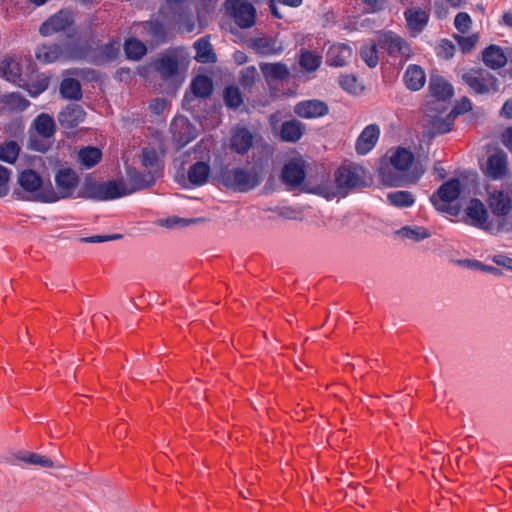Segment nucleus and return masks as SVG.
Masks as SVG:
<instances>
[{"mask_svg":"<svg viewBox=\"0 0 512 512\" xmlns=\"http://www.w3.org/2000/svg\"><path fill=\"white\" fill-rule=\"evenodd\" d=\"M424 172L422 165L415 163L413 152L404 147L389 149L378 167L381 181L388 186L415 183Z\"/></svg>","mask_w":512,"mask_h":512,"instance_id":"nucleus-1","label":"nucleus"},{"mask_svg":"<svg viewBox=\"0 0 512 512\" xmlns=\"http://www.w3.org/2000/svg\"><path fill=\"white\" fill-rule=\"evenodd\" d=\"M168 107L169 102L164 98H156L152 100L149 105L150 110L156 115L163 114Z\"/></svg>","mask_w":512,"mask_h":512,"instance_id":"nucleus-56","label":"nucleus"},{"mask_svg":"<svg viewBox=\"0 0 512 512\" xmlns=\"http://www.w3.org/2000/svg\"><path fill=\"white\" fill-rule=\"evenodd\" d=\"M466 222L488 233L503 232L506 223H495L489 218V213L484 203L479 199H471L465 209Z\"/></svg>","mask_w":512,"mask_h":512,"instance_id":"nucleus-5","label":"nucleus"},{"mask_svg":"<svg viewBox=\"0 0 512 512\" xmlns=\"http://www.w3.org/2000/svg\"><path fill=\"white\" fill-rule=\"evenodd\" d=\"M86 113L80 105L69 104L58 115V121L64 128L77 127L85 119Z\"/></svg>","mask_w":512,"mask_h":512,"instance_id":"nucleus-18","label":"nucleus"},{"mask_svg":"<svg viewBox=\"0 0 512 512\" xmlns=\"http://www.w3.org/2000/svg\"><path fill=\"white\" fill-rule=\"evenodd\" d=\"M243 103L242 95L237 87H226V106L239 107Z\"/></svg>","mask_w":512,"mask_h":512,"instance_id":"nucleus-50","label":"nucleus"},{"mask_svg":"<svg viewBox=\"0 0 512 512\" xmlns=\"http://www.w3.org/2000/svg\"><path fill=\"white\" fill-rule=\"evenodd\" d=\"M407 25L410 30L420 32L428 22V15L424 10L412 8L405 12Z\"/></svg>","mask_w":512,"mask_h":512,"instance_id":"nucleus-32","label":"nucleus"},{"mask_svg":"<svg viewBox=\"0 0 512 512\" xmlns=\"http://www.w3.org/2000/svg\"><path fill=\"white\" fill-rule=\"evenodd\" d=\"M20 145L16 141H7L0 145V160L13 164L20 153Z\"/></svg>","mask_w":512,"mask_h":512,"instance_id":"nucleus-42","label":"nucleus"},{"mask_svg":"<svg viewBox=\"0 0 512 512\" xmlns=\"http://www.w3.org/2000/svg\"><path fill=\"white\" fill-rule=\"evenodd\" d=\"M483 61L488 67L497 69L506 64L507 57L500 47L491 45L484 50Z\"/></svg>","mask_w":512,"mask_h":512,"instance_id":"nucleus-31","label":"nucleus"},{"mask_svg":"<svg viewBox=\"0 0 512 512\" xmlns=\"http://www.w3.org/2000/svg\"><path fill=\"white\" fill-rule=\"evenodd\" d=\"M396 234L414 242H419L430 237V232L420 226H405L399 229Z\"/></svg>","mask_w":512,"mask_h":512,"instance_id":"nucleus-39","label":"nucleus"},{"mask_svg":"<svg viewBox=\"0 0 512 512\" xmlns=\"http://www.w3.org/2000/svg\"><path fill=\"white\" fill-rule=\"evenodd\" d=\"M78 158L86 168H91L101 159V152L95 147H86L79 151Z\"/></svg>","mask_w":512,"mask_h":512,"instance_id":"nucleus-43","label":"nucleus"},{"mask_svg":"<svg viewBox=\"0 0 512 512\" xmlns=\"http://www.w3.org/2000/svg\"><path fill=\"white\" fill-rule=\"evenodd\" d=\"M10 97H11L12 101H14L16 103V107L21 110L25 109L29 104V102L26 99L22 98L18 94L13 93L10 95Z\"/></svg>","mask_w":512,"mask_h":512,"instance_id":"nucleus-62","label":"nucleus"},{"mask_svg":"<svg viewBox=\"0 0 512 512\" xmlns=\"http://www.w3.org/2000/svg\"><path fill=\"white\" fill-rule=\"evenodd\" d=\"M142 165L148 170V175H153L159 171V161L156 151L151 149H143L142 151Z\"/></svg>","mask_w":512,"mask_h":512,"instance_id":"nucleus-44","label":"nucleus"},{"mask_svg":"<svg viewBox=\"0 0 512 512\" xmlns=\"http://www.w3.org/2000/svg\"><path fill=\"white\" fill-rule=\"evenodd\" d=\"M253 144V135L245 127H238L232 132L230 146L238 153L247 152Z\"/></svg>","mask_w":512,"mask_h":512,"instance_id":"nucleus-23","label":"nucleus"},{"mask_svg":"<svg viewBox=\"0 0 512 512\" xmlns=\"http://www.w3.org/2000/svg\"><path fill=\"white\" fill-rule=\"evenodd\" d=\"M32 126L36 130L37 134L42 138H52L56 132V124L52 116L47 113H41L38 115Z\"/></svg>","mask_w":512,"mask_h":512,"instance_id":"nucleus-26","label":"nucleus"},{"mask_svg":"<svg viewBox=\"0 0 512 512\" xmlns=\"http://www.w3.org/2000/svg\"><path fill=\"white\" fill-rule=\"evenodd\" d=\"M232 15L241 28H250L255 24L256 9L252 3L241 0H230Z\"/></svg>","mask_w":512,"mask_h":512,"instance_id":"nucleus-13","label":"nucleus"},{"mask_svg":"<svg viewBox=\"0 0 512 512\" xmlns=\"http://www.w3.org/2000/svg\"><path fill=\"white\" fill-rule=\"evenodd\" d=\"M378 42L391 56L398 57L401 61L409 60L413 54L409 44L391 31L381 33Z\"/></svg>","mask_w":512,"mask_h":512,"instance_id":"nucleus-10","label":"nucleus"},{"mask_svg":"<svg viewBox=\"0 0 512 512\" xmlns=\"http://www.w3.org/2000/svg\"><path fill=\"white\" fill-rule=\"evenodd\" d=\"M36 58L43 63H51L62 56V50L57 44H43L36 50Z\"/></svg>","mask_w":512,"mask_h":512,"instance_id":"nucleus-36","label":"nucleus"},{"mask_svg":"<svg viewBox=\"0 0 512 512\" xmlns=\"http://www.w3.org/2000/svg\"><path fill=\"white\" fill-rule=\"evenodd\" d=\"M122 236L120 234H113V235H96V236H90V237H83L81 238L82 242L86 243H101L105 241H112L116 239H120Z\"/></svg>","mask_w":512,"mask_h":512,"instance_id":"nucleus-59","label":"nucleus"},{"mask_svg":"<svg viewBox=\"0 0 512 512\" xmlns=\"http://www.w3.org/2000/svg\"><path fill=\"white\" fill-rule=\"evenodd\" d=\"M11 170L0 164V198H4L9 193V182Z\"/></svg>","mask_w":512,"mask_h":512,"instance_id":"nucleus-51","label":"nucleus"},{"mask_svg":"<svg viewBox=\"0 0 512 512\" xmlns=\"http://www.w3.org/2000/svg\"><path fill=\"white\" fill-rule=\"evenodd\" d=\"M16 457L18 460H20L28 465L39 466L44 469H54V468L63 469L64 468V466L62 464L54 463V461L50 457H48L46 455L38 454V453L24 452V453H19Z\"/></svg>","mask_w":512,"mask_h":512,"instance_id":"nucleus-24","label":"nucleus"},{"mask_svg":"<svg viewBox=\"0 0 512 512\" xmlns=\"http://www.w3.org/2000/svg\"><path fill=\"white\" fill-rule=\"evenodd\" d=\"M367 182V172L359 165H347L336 172V184L341 189H351L364 186Z\"/></svg>","mask_w":512,"mask_h":512,"instance_id":"nucleus-9","label":"nucleus"},{"mask_svg":"<svg viewBox=\"0 0 512 512\" xmlns=\"http://www.w3.org/2000/svg\"><path fill=\"white\" fill-rule=\"evenodd\" d=\"M493 262L498 266H502L504 268H507L508 270H512V259L505 255H495L493 257Z\"/></svg>","mask_w":512,"mask_h":512,"instance_id":"nucleus-61","label":"nucleus"},{"mask_svg":"<svg viewBox=\"0 0 512 512\" xmlns=\"http://www.w3.org/2000/svg\"><path fill=\"white\" fill-rule=\"evenodd\" d=\"M71 24V14L68 11L60 10L42 23L39 32L43 36H50L54 33L65 30Z\"/></svg>","mask_w":512,"mask_h":512,"instance_id":"nucleus-17","label":"nucleus"},{"mask_svg":"<svg viewBox=\"0 0 512 512\" xmlns=\"http://www.w3.org/2000/svg\"><path fill=\"white\" fill-rule=\"evenodd\" d=\"M257 77V69L254 66L245 67L241 71L240 82L244 87L253 85Z\"/></svg>","mask_w":512,"mask_h":512,"instance_id":"nucleus-53","label":"nucleus"},{"mask_svg":"<svg viewBox=\"0 0 512 512\" xmlns=\"http://www.w3.org/2000/svg\"><path fill=\"white\" fill-rule=\"evenodd\" d=\"M143 29L154 41H163L165 30L162 24L157 21H148L143 24Z\"/></svg>","mask_w":512,"mask_h":512,"instance_id":"nucleus-48","label":"nucleus"},{"mask_svg":"<svg viewBox=\"0 0 512 512\" xmlns=\"http://www.w3.org/2000/svg\"><path fill=\"white\" fill-rule=\"evenodd\" d=\"M472 109V103L467 97H463L457 105L454 107V109L451 111L450 116H457L460 114H463L469 110Z\"/></svg>","mask_w":512,"mask_h":512,"instance_id":"nucleus-58","label":"nucleus"},{"mask_svg":"<svg viewBox=\"0 0 512 512\" xmlns=\"http://www.w3.org/2000/svg\"><path fill=\"white\" fill-rule=\"evenodd\" d=\"M305 176V162L302 158L289 160L282 169V180L290 187H297L302 184Z\"/></svg>","mask_w":512,"mask_h":512,"instance_id":"nucleus-15","label":"nucleus"},{"mask_svg":"<svg viewBox=\"0 0 512 512\" xmlns=\"http://www.w3.org/2000/svg\"><path fill=\"white\" fill-rule=\"evenodd\" d=\"M120 45L118 42L110 41L103 45L97 54L93 55L91 61L96 65H101L115 59L119 53Z\"/></svg>","mask_w":512,"mask_h":512,"instance_id":"nucleus-33","label":"nucleus"},{"mask_svg":"<svg viewBox=\"0 0 512 512\" xmlns=\"http://www.w3.org/2000/svg\"><path fill=\"white\" fill-rule=\"evenodd\" d=\"M381 134L378 124H369L360 132L355 141V151L358 155H367L377 145Z\"/></svg>","mask_w":512,"mask_h":512,"instance_id":"nucleus-12","label":"nucleus"},{"mask_svg":"<svg viewBox=\"0 0 512 512\" xmlns=\"http://www.w3.org/2000/svg\"><path fill=\"white\" fill-rule=\"evenodd\" d=\"M340 86L351 94H359L363 91V86L353 75H342L339 78Z\"/></svg>","mask_w":512,"mask_h":512,"instance_id":"nucleus-47","label":"nucleus"},{"mask_svg":"<svg viewBox=\"0 0 512 512\" xmlns=\"http://www.w3.org/2000/svg\"><path fill=\"white\" fill-rule=\"evenodd\" d=\"M502 142L508 149L512 150V126L503 133Z\"/></svg>","mask_w":512,"mask_h":512,"instance_id":"nucleus-63","label":"nucleus"},{"mask_svg":"<svg viewBox=\"0 0 512 512\" xmlns=\"http://www.w3.org/2000/svg\"><path fill=\"white\" fill-rule=\"evenodd\" d=\"M455 39L463 52L470 51L478 42V35L455 36Z\"/></svg>","mask_w":512,"mask_h":512,"instance_id":"nucleus-54","label":"nucleus"},{"mask_svg":"<svg viewBox=\"0 0 512 512\" xmlns=\"http://www.w3.org/2000/svg\"><path fill=\"white\" fill-rule=\"evenodd\" d=\"M194 48L196 50L195 59L200 63L215 62L216 55L212 46L207 38H201L195 42Z\"/></svg>","mask_w":512,"mask_h":512,"instance_id":"nucleus-35","label":"nucleus"},{"mask_svg":"<svg viewBox=\"0 0 512 512\" xmlns=\"http://www.w3.org/2000/svg\"><path fill=\"white\" fill-rule=\"evenodd\" d=\"M0 74L8 81L16 83L20 80L21 66L16 58L5 57L0 61Z\"/></svg>","mask_w":512,"mask_h":512,"instance_id":"nucleus-29","label":"nucleus"},{"mask_svg":"<svg viewBox=\"0 0 512 512\" xmlns=\"http://www.w3.org/2000/svg\"><path fill=\"white\" fill-rule=\"evenodd\" d=\"M155 68L163 78H170L178 71L177 57L172 54H164L155 61Z\"/></svg>","mask_w":512,"mask_h":512,"instance_id":"nucleus-28","label":"nucleus"},{"mask_svg":"<svg viewBox=\"0 0 512 512\" xmlns=\"http://www.w3.org/2000/svg\"><path fill=\"white\" fill-rule=\"evenodd\" d=\"M388 202L398 208L411 207L415 203L414 195L409 191H395L387 194Z\"/></svg>","mask_w":512,"mask_h":512,"instance_id":"nucleus-38","label":"nucleus"},{"mask_svg":"<svg viewBox=\"0 0 512 512\" xmlns=\"http://www.w3.org/2000/svg\"><path fill=\"white\" fill-rule=\"evenodd\" d=\"M461 187L458 179L447 181L437 191V195L431 197V202L438 211L457 215L458 210L450 207V203L458 198Z\"/></svg>","mask_w":512,"mask_h":512,"instance_id":"nucleus-8","label":"nucleus"},{"mask_svg":"<svg viewBox=\"0 0 512 512\" xmlns=\"http://www.w3.org/2000/svg\"><path fill=\"white\" fill-rule=\"evenodd\" d=\"M360 54H361L362 59L365 61V63L370 68H374L377 66V64L379 62V56H378V51H377L376 45H374V44L364 45L361 48Z\"/></svg>","mask_w":512,"mask_h":512,"instance_id":"nucleus-49","label":"nucleus"},{"mask_svg":"<svg viewBox=\"0 0 512 512\" xmlns=\"http://www.w3.org/2000/svg\"><path fill=\"white\" fill-rule=\"evenodd\" d=\"M470 91L477 95H487L498 91L497 79L486 70H468L460 75Z\"/></svg>","mask_w":512,"mask_h":512,"instance_id":"nucleus-6","label":"nucleus"},{"mask_svg":"<svg viewBox=\"0 0 512 512\" xmlns=\"http://www.w3.org/2000/svg\"><path fill=\"white\" fill-rule=\"evenodd\" d=\"M507 155L504 152H497L487 159L485 174L495 180L502 179L507 175Z\"/></svg>","mask_w":512,"mask_h":512,"instance_id":"nucleus-19","label":"nucleus"},{"mask_svg":"<svg viewBox=\"0 0 512 512\" xmlns=\"http://www.w3.org/2000/svg\"><path fill=\"white\" fill-rule=\"evenodd\" d=\"M352 57V49L347 44H333L327 52V64L334 67L345 66Z\"/></svg>","mask_w":512,"mask_h":512,"instance_id":"nucleus-20","label":"nucleus"},{"mask_svg":"<svg viewBox=\"0 0 512 512\" xmlns=\"http://www.w3.org/2000/svg\"><path fill=\"white\" fill-rule=\"evenodd\" d=\"M12 198L21 202L53 203L57 201L48 175L34 168H24L17 173Z\"/></svg>","mask_w":512,"mask_h":512,"instance_id":"nucleus-2","label":"nucleus"},{"mask_svg":"<svg viewBox=\"0 0 512 512\" xmlns=\"http://www.w3.org/2000/svg\"><path fill=\"white\" fill-rule=\"evenodd\" d=\"M124 51L129 59L138 60L146 53V46L137 39H129L124 44Z\"/></svg>","mask_w":512,"mask_h":512,"instance_id":"nucleus-45","label":"nucleus"},{"mask_svg":"<svg viewBox=\"0 0 512 512\" xmlns=\"http://www.w3.org/2000/svg\"><path fill=\"white\" fill-rule=\"evenodd\" d=\"M294 112L301 118L312 119L323 117L329 112L327 104L318 99H310L297 103Z\"/></svg>","mask_w":512,"mask_h":512,"instance_id":"nucleus-16","label":"nucleus"},{"mask_svg":"<svg viewBox=\"0 0 512 512\" xmlns=\"http://www.w3.org/2000/svg\"><path fill=\"white\" fill-rule=\"evenodd\" d=\"M129 195L127 185L122 181L96 182L91 178L85 179L78 197L105 201Z\"/></svg>","mask_w":512,"mask_h":512,"instance_id":"nucleus-3","label":"nucleus"},{"mask_svg":"<svg viewBox=\"0 0 512 512\" xmlns=\"http://www.w3.org/2000/svg\"><path fill=\"white\" fill-rule=\"evenodd\" d=\"M200 221H202V219H199V218L184 219V218H179V217H173L171 219H166L162 224L165 225L166 227L172 228L176 225L188 226L190 224L198 223Z\"/></svg>","mask_w":512,"mask_h":512,"instance_id":"nucleus-57","label":"nucleus"},{"mask_svg":"<svg viewBox=\"0 0 512 512\" xmlns=\"http://www.w3.org/2000/svg\"><path fill=\"white\" fill-rule=\"evenodd\" d=\"M299 63L306 71H315L321 64V56L311 51H304L300 56Z\"/></svg>","mask_w":512,"mask_h":512,"instance_id":"nucleus-46","label":"nucleus"},{"mask_svg":"<svg viewBox=\"0 0 512 512\" xmlns=\"http://www.w3.org/2000/svg\"><path fill=\"white\" fill-rule=\"evenodd\" d=\"M261 181L262 173L259 168L250 167L237 169L226 179V187H230L236 191L246 192L255 188Z\"/></svg>","mask_w":512,"mask_h":512,"instance_id":"nucleus-7","label":"nucleus"},{"mask_svg":"<svg viewBox=\"0 0 512 512\" xmlns=\"http://www.w3.org/2000/svg\"><path fill=\"white\" fill-rule=\"evenodd\" d=\"M454 54V46L450 41H442L438 48V55L444 58H450Z\"/></svg>","mask_w":512,"mask_h":512,"instance_id":"nucleus-60","label":"nucleus"},{"mask_svg":"<svg viewBox=\"0 0 512 512\" xmlns=\"http://www.w3.org/2000/svg\"><path fill=\"white\" fill-rule=\"evenodd\" d=\"M127 176L131 182V187L127 186L129 194L134 191L150 187L154 183L153 175L141 174L134 168L127 169Z\"/></svg>","mask_w":512,"mask_h":512,"instance_id":"nucleus-30","label":"nucleus"},{"mask_svg":"<svg viewBox=\"0 0 512 512\" xmlns=\"http://www.w3.org/2000/svg\"><path fill=\"white\" fill-rule=\"evenodd\" d=\"M191 88L196 96L207 97L212 92L213 83L209 77L199 75L193 80Z\"/></svg>","mask_w":512,"mask_h":512,"instance_id":"nucleus-40","label":"nucleus"},{"mask_svg":"<svg viewBox=\"0 0 512 512\" xmlns=\"http://www.w3.org/2000/svg\"><path fill=\"white\" fill-rule=\"evenodd\" d=\"M501 114L504 117L512 118V99L505 102L502 107Z\"/></svg>","mask_w":512,"mask_h":512,"instance_id":"nucleus-64","label":"nucleus"},{"mask_svg":"<svg viewBox=\"0 0 512 512\" xmlns=\"http://www.w3.org/2000/svg\"><path fill=\"white\" fill-rule=\"evenodd\" d=\"M472 20L468 13L460 12L456 15L454 25L460 33H467L471 27Z\"/></svg>","mask_w":512,"mask_h":512,"instance_id":"nucleus-52","label":"nucleus"},{"mask_svg":"<svg viewBox=\"0 0 512 512\" xmlns=\"http://www.w3.org/2000/svg\"><path fill=\"white\" fill-rule=\"evenodd\" d=\"M60 92L64 98L77 100L81 97V85L78 80L67 78L62 81Z\"/></svg>","mask_w":512,"mask_h":512,"instance_id":"nucleus-41","label":"nucleus"},{"mask_svg":"<svg viewBox=\"0 0 512 512\" xmlns=\"http://www.w3.org/2000/svg\"><path fill=\"white\" fill-rule=\"evenodd\" d=\"M270 1V9L272 14L277 18H282V15L279 13L277 4H284L290 7H298L302 4L303 0H269Z\"/></svg>","mask_w":512,"mask_h":512,"instance_id":"nucleus-55","label":"nucleus"},{"mask_svg":"<svg viewBox=\"0 0 512 512\" xmlns=\"http://www.w3.org/2000/svg\"><path fill=\"white\" fill-rule=\"evenodd\" d=\"M403 81L409 90L418 91L423 88L426 83V73L422 67L411 64L407 67L403 75Z\"/></svg>","mask_w":512,"mask_h":512,"instance_id":"nucleus-22","label":"nucleus"},{"mask_svg":"<svg viewBox=\"0 0 512 512\" xmlns=\"http://www.w3.org/2000/svg\"><path fill=\"white\" fill-rule=\"evenodd\" d=\"M486 203L492 214L498 218L495 223L505 222L503 231H512V193L504 189L488 191Z\"/></svg>","mask_w":512,"mask_h":512,"instance_id":"nucleus-4","label":"nucleus"},{"mask_svg":"<svg viewBox=\"0 0 512 512\" xmlns=\"http://www.w3.org/2000/svg\"><path fill=\"white\" fill-rule=\"evenodd\" d=\"M170 131L178 148L187 145L196 137V129L184 116H177L173 119L170 125Z\"/></svg>","mask_w":512,"mask_h":512,"instance_id":"nucleus-11","label":"nucleus"},{"mask_svg":"<svg viewBox=\"0 0 512 512\" xmlns=\"http://www.w3.org/2000/svg\"><path fill=\"white\" fill-rule=\"evenodd\" d=\"M252 48L261 55H276L283 51L282 43L274 37L263 36L251 41Z\"/></svg>","mask_w":512,"mask_h":512,"instance_id":"nucleus-21","label":"nucleus"},{"mask_svg":"<svg viewBox=\"0 0 512 512\" xmlns=\"http://www.w3.org/2000/svg\"><path fill=\"white\" fill-rule=\"evenodd\" d=\"M430 93L438 100L450 99L453 96L452 85L439 75H432L429 82Z\"/></svg>","mask_w":512,"mask_h":512,"instance_id":"nucleus-25","label":"nucleus"},{"mask_svg":"<svg viewBox=\"0 0 512 512\" xmlns=\"http://www.w3.org/2000/svg\"><path fill=\"white\" fill-rule=\"evenodd\" d=\"M305 125L298 120L286 121L282 124L280 136L283 141L297 142L303 135Z\"/></svg>","mask_w":512,"mask_h":512,"instance_id":"nucleus-27","label":"nucleus"},{"mask_svg":"<svg viewBox=\"0 0 512 512\" xmlns=\"http://www.w3.org/2000/svg\"><path fill=\"white\" fill-rule=\"evenodd\" d=\"M79 178L71 169H61L55 175V183L57 187V201L72 196L74 189L78 185Z\"/></svg>","mask_w":512,"mask_h":512,"instance_id":"nucleus-14","label":"nucleus"},{"mask_svg":"<svg viewBox=\"0 0 512 512\" xmlns=\"http://www.w3.org/2000/svg\"><path fill=\"white\" fill-rule=\"evenodd\" d=\"M260 68L267 79L284 80L289 75L288 67L282 63H263Z\"/></svg>","mask_w":512,"mask_h":512,"instance_id":"nucleus-37","label":"nucleus"},{"mask_svg":"<svg viewBox=\"0 0 512 512\" xmlns=\"http://www.w3.org/2000/svg\"><path fill=\"white\" fill-rule=\"evenodd\" d=\"M210 174V167L207 163L199 161L193 164L188 171V179L193 185H203Z\"/></svg>","mask_w":512,"mask_h":512,"instance_id":"nucleus-34","label":"nucleus"}]
</instances>
